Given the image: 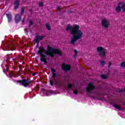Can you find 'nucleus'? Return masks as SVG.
Instances as JSON below:
<instances>
[{
  "label": "nucleus",
  "mask_w": 125,
  "mask_h": 125,
  "mask_svg": "<svg viewBox=\"0 0 125 125\" xmlns=\"http://www.w3.org/2000/svg\"><path fill=\"white\" fill-rule=\"evenodd\" d=\"M79 29H80V26L77 24H75L73 26H72L71 24H68L66 28V31H70V34L73 36L70 41L71 44H75L78 40H80L83 37V33Z\"/></svg>",
  "instance_id": "obj_1"
},
{
  "label": "nucleus",
  "mask_w": 125,
  "mask_h": 125,
  "mask_svg": "<svg viewBox=\"0 0 125 125\" xmlns=\"http://www.w3.org/2000/svg\"><path fill=\"white\" fill-rule=\"evenodd\" d=\"M48 53L44 48L42 47H40L39 48V50L38 51V54H39L41 56V62H43L44 65H46L47 63V61H46V58H45V56L43 54H47L51 56V57H53L55 54H58V55H61V51L59 49H52L50 46H48Z\"/></svg>",
  "instance_id": "obj_2"
},
{
  "label": "nucleus",
  "mask_w": 125,
  "mask_h": 125,
  "mask_svg": "<svg viewBox=\"0 0 125 125\" xmlns=\"http://www.w3.org/2000/svg\"><path fill=\"white\" fill-rule=\"evenodd\" d=\"M97 52L100 56L105 57L107 54V50L102 46H99L97 48Z\"/></svg>",
  "instance_id": "obj_3"
},
{
  "label": "nucleus",
  "mask_w": 125,
  "mask_h": 125,
  "mask_svg": "<svg viewBox=\"0 0 125 125\" xmlns=\"http://www.w3.org/2000/svg\"><path fill=\"white\" fill-rule=\"evenodd\" d=\"M122 11L123 12H125V2L121 1L120 2L117 6H116L115 8V11L117 12L118 13H119V12H121L122 11Z\"/></svg>",
  "instance_id": "obj_4"
},
{
  "label": "nucleus",
  "mask_w": 125,
  "mask_h": 125,
  "mask_svg": "<svg viewBox=\"0 0 125 125\" xmlns=\"http://www.w3.org/2000/svg\"><path fill=\"white\" fill-rule=\"evenodd\" d=\"M101 26L103 28L108 29L110 27V20L107 18H104L101 21Z\"/></svg>",
  "instance_id": "obj_5"
},
{
  "label": "nucleus",
  "mask_w": 125,
  "mask_h": 125,
  "mask_svg": "<svg viewBox=\"0 0 125 125\" xmlns=\"http://www.w3.org/2000/svg\"><path fill=\"white\" fill-rule=\"evenodd\" d=\"M17 83H19L21 85H23L25 87H27V86H28L29 84H30L31 82L29 81L28 80L23 79L22 80H18L17 81Z\"/></svg>",
  "instance_id": "obj_6"
},
{
  "label": "nucleus",
  "mask_w": 125,
  "mask_h": 125,
  "mask_svg": "<svg viewBox=\"0 0 125 125\" xmlns=\"http://www.w3.org/2000/svg\"><path fill=\"white\" fill-rule=\"evenodd\" d=\"M95 87V86L93 85L92 83H89L86 88V90L88 93H90L91 92V90H92V89H94Z\"/></svg>",
  "instance_id": "obj_7"
},
{
  "label": "nucleus",
  "mask_w": 125,
  "mask_h": 125,
  "mask_svg": "<svg viewBox=\"0 0 125 125\" xmlns=\"http://www.w3.org/2000/svg\"><path fill=\"white\" fill-rule=\"evenodd\" d=\"M62 68L64 71H69V70L71 69V66H70V64L63 63L62 65Z\"/></svg>",
  "instance_id": "obj_8"
},
{
  "label": "nucleus",
  "mask_w": 125,
  "mask_h": 125,
  "mask_svg": "<svg viewBox=\"0 0 125 125\" xmlns=\"http://www.w3.org/2000/svg\"><path fill=\"white\" fill-rule=\"evenodd\" d=\"M43 37L42 36H36L35 38V42L37 43V45H39V42H40V41H42V40Z\"/></svg>",
  "instance_id": "obj_9"
},
{
  "label": "nucleus",
  "mask_w": 125,
  "mask_h": 125,
  "mask_svg": "<svg viewBox=\"0 0 125 125\" xmlns=\"http://www.w3.org/2000/svg\"><path fill=\"white\" fill-rule=\"evenodd\" d=\"M20 21H21V16L20 15H17L15 17V22L18 23Z\"/></svg>",
  "instance_id": "obj_10"
},
{
  "label": "nucleus",
  "mask_w": 125,
  "mask_h": 125,
  "mask_svg": "<svg viewBox=\"0 0 125 125\" xmlns=\"http://www.w3.org/2000/svg\"><path fill=\"white\" fill-rule=\"evenodd\" d=\"M6 16L7 17L8 19V22H9V23H10V22H12V16L11 15V14H6Z\"/></svg>",
  "instance_id": "obj_11"
},
{
  "label": "nucleus",
  "mask_w": 125,
  "mask_h": 125,
  "mask_svg": "<svg viewBox=\"0 0 125 125\" xmlns=\"http://www.w3.org/2000/svg\"><path fill=\"white\" fill-rule=\"evenodd\" d=\"M52 73L53 74L52 77L53 78H56V71H55V69L53 68L51 69Z\"/></svg>",
  "instance_id": "obj_12"
},
{
  "label": "nucleus",
  "mask_w": 125,
  "mask_h": 125,
  "mask_svg": "<svg viewBox=\"0 0 125 125\" xmlns=\"http://www.w3.org/2000/svg\"><path fill=\"white\" fill-rule=\"evenodd\" d=\"M18 6H19V1L18 0H17L15 2V9H17L18 8Z\"/></svg>",
  "instance_id": "obj_13"
},
{
  "label": "nucleus",
  "mask_w": 125,
  "mask_h": 125,
  "mask_svg": "<svg viewBox=\"0 0 125 125\" xmlns=\"http://www.w3.org/2000/svg\"><path fill=\"white\" fill-rule=\"evenodd\" d=\"M113 107H114V108L117 109V110H121V106H120V105L117 104H113Z\"/></svg>",
  "instance_id": "obj_14"
},
{
  "label": "nucleus",
  "mask_w": 125,
  "mask_h": 125,
  "mask_svg": "<svg viewBox=\"0 0 125 125\" xmlns=\"http://www.w3.org/2000/svg\"><path fill=\"white\" fill-rule=\"evenodd\" d=\"M46 28L47 29V30H48L49 31H50L51 28H50V25H49V24H46Z\"/></svg>",
  "instance_id": "obj_15"
},
{
  "label": "nucleus",
  "mask_w": 125,
  "mask_h": 125,
  "mask_svg": "<svg viewBox=\"0 0 125 125\" xmlns=\"http://www.w3.org/2000/svg\"><path fill=\"white\" fill-rule=\"evenodd\" d=\"M101 78H102V79H107V78H108V75H101Z\"/></svg>",
  "instance_id": "obj_16"
},
{
  "label": "nucleus",
  "mask_w": 125,
  "mask_h": 125,
  "mask_svg": "<svg viewBox=\"0 0 125 125\" xmlns=\"http://www.w3.org/2000/svg\"><path fill=\"white\" fill-rule=\"evenodd\" d=\"M100 63V64L102 65L103 66H104V65H105V64H106V63L105 62V61H101Z\"/></svg>",
  "instance_id": "obj_17"
},
{
  "label": "nucleus",
  "mask_w": 125,
  "mask_h": 125,
  "mask_svg": "<svg viewBox=\"0 0 125 125\" xmlns=\"http://www.w3.org/2000/svg\"><path fill=\"white\" fill-rule=\"evenodd\" d=\"M73 84H71V83H69L68 84V89H71V88H72V87H73Z\"/></svg>",
  "instance_id": "obj_18"
},
{
  "label": "nucleus",
  "mask_w": 125,
  "mask_h": 125,
  "mask_svg": "<svg viewBox=\"0 0 125 125\" xmlns=\"http://www.w3.org/2000/svg\"><path fill=\"white\" fill-rule=\"evenodd\" d=\"M121 67L122 68H123V69L125 68V62H123L121 63Z\"/></svg>",
  "instance_id": "obj_19"
},
{
  "label": "nucleus",
  "mask_w": 125,
  "mask_h": 125,
  "mask_svg": "<svg viewBox=\"0 0 125 125\" xmlns=\"http://www.w3.org/2000/svg\"><path fill=\"white\" fill-rule=\"evenodd\" d=\"M39 6H43V2L41 1L39 2Z\"/></svg>",
  "instance_id": "obj_20"
},
{
  "label": "nucleus",
  "mask_w": 125,
  "mask_h": 125,
  "mask_svg": "<svg viewBox=\"0 0 125 125\" xmlns=\"http://www.w3.org/2000/svg\"><path fill=\"white\" fill-rule=\"evenodd\" d=\"M24 14V8H21V15Z\"/></svg>",
  "instance_id": "obj_21"
},
{
  "label": "nucleus",
  "mask_w": 125,
  "mask_h": 125,
  "mask_svg": "<svg viewBox=\"0 0 125 125\" xmlns=\"http://www.w3.org/2000/svg\"><path fill=\"white\" fill-rule=\"evenodd\" d=\"M73 93H74V94H78V91L75 90L73 91Z\"/></svg>",
  "instance_id": "obj_22"
},
{
  "label": "nucleus",
  "mask_w": 125,
  "mask_h": 125,
  "mask_svg": "<svg viewBox=\"0 0 125 125\" xmlns=\"http://www.w3.org/2000/svg\"><path fill=\"white\" fill-rule=\"evenodd\" d=\"M32 25H33V21H29V26H32Z\"/></svg>",
  "instance_id": "obj_23"
},
{
  "label": "nucleus",
  "mask_w": 125,
  "mask_h": 125,
  "mask_svg": "<svg viewBox=\"0 0 125 125\" xmlns=\"http://www.w3.org/2000/svg\"><path fill=\"white\" fill-rule=\"evenodd\" d=\"M74 53L76 55H77V53H78V51L76 49L74 50Z\"/></svg>",
  "instance_id": "obj_24"
},
{
  "label": "nucleus",
  "mask_w": 125,
  "mask_h": 125,
  "mask_svg": "<svg viewBox=\"0 0 125 125\" xmlns=\"http://www.w3.org/2000/svg\"><path fill=\"white\" fill-rule=\"evenodd\" d=\"M112 65V62H109L108 64V67H110V66Z\"/></svg>",
  "instance_id": "obj_25"
},
{
  "label": "nucleus",
  "mask_w": 125,
  "mask_h": 125,
  "mask_svg": "<svg viewBox=\"0 0 125 125\" xmlns=\"http://www.w3.org/2000/svg\"><path fill=\"white\" fill-rule=\"evenodd\" d=\"M50 84H51V85H53V82L52 81H50Z\"/></svg>",
  "instance_id": "obj_26"
},
{
  "label": "nucleus",
  "mask_w": 125,
  "mask_h": 125,
  "mask_svg": "<svg viewBox=\"0 0 125 125\" xmlns=\"http://www.w3.org/2000/svg\"><path fill=\"white\" fill-rule=\"evenodd\" d=\"M36 75V74H33V76H35Z\"/></svg>",
  "instance_id": "obj_27"
}]
</instances>
